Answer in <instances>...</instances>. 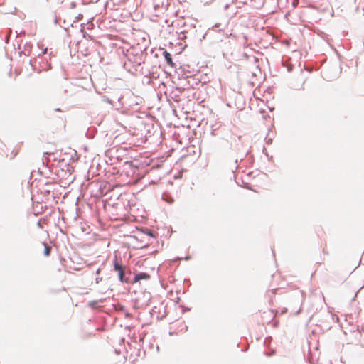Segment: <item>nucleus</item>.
Listing matches in <instances>:
<instances>
[{"label": "nucleus", "instance_id": "nucleus-1", "mask_svg": "<svg viewBox=\"0 0 364 364\" xmlns=\"http://www.w3.org/2000/svg\"><path fill=\"white\" fill-rule=\"evenodd\" d=\"M95 24H70V26L63 28L68 38L79 43L81 38L90 40L94 38L92 31L95 29Z\"/></svg>", "mask_w": 364, "mask_h": 364}, {"label": "nucleus", "instance_id": "nucleus-2", "mask_svg": "<svg viewBox=\"0 0 364 364\" xmlns=\"http://www.w3.org/2000/svg\"><path fill=\"white\" fill-rule=\"evenodd\" d=\"M148 53L147 49H143L141 47L132 45L131 46V53L129 56L128 62L137 71V68L145 63Z\"/></svg>", "mask_w": 364, "mask_h": 364}, {"label": "nucleus", "instance_id": "nucleus-3", "mask_svg": "<svg viewBox=\"0 0 364 364\" xmlns=\"http://www.w3.org/2000/svg\"><path fill=\"white\" fill-rule=\"evenodd\" d=\"M113 270L117 273L118 279L120 282L129 284L130 282V276L132 272L129 268L119 261L115 255L112 260Z\"/></svg>", "mask_w": 364, "mask_h": 364}, {"label": "nucleus", "instance_id": "nucleus-4", "mask_svg": "<svg viewBox=\"0 0 364 364\" xmlns=\"http://www.w3.org/2000/svg\"><path fill=\"white\" fill-rule=\"evenodd\" d=\"M132 33L133 38L135 41L134 46L143 48V49H148L151 45V39L149 35L142 30H136L133 28Z\"/></svg>", "mask_w": 364, "mask_h": 364}, {"label": "nucleus", "instance_id": "nucleus-5", "mask_svg": "<svg viewBox=\"0 0 364 364\" xmlns=\"http://www.w3.org/2000/svg\"><path fill=\"white\" fill-rule=\"evenodd\" d=\"M176 73L178 75L179 80L185 81L188 78H190L195 73V70L191 69L189 65H181L178 68L176 67Z\"/></svg>", "mask_w": 364, "mask_h": 364}, {"label": "nucleus", "instance_id": "nucleus-6", "mask_svg": "<svg viewBox=\"0 0 364 364\" xmlns=\"http://www.w3.org/2000/svg\"><path fill=\"white\" fill-rule=\"evenodd\" d=\"M186 84L183 85L187 88L186 91L190 92L191 89H196V86L199 85L201 83H205V81L202 82L200 77H199V74L194 73L190 78H188L185 80Z\"/></svg>", "mask_w": 364, "mask_h": 364}, {"label": "nucleus", "instance_id": "nucleus-7", "mask_svg": "<svg viewBox=\"0 0 364 364\" xmlns=\"http://www.w3.org/2000/svg\"><path fill=\"white\" fill-rule=\"evenodd\" d=\"M187 88L183 87H176L169 92L168 97L176 102L181 101V95L186 91Z\"/></svg>", "mask_w": 364, "mask_h": 364}, {"label": "nucleus", "instance_id": "nucleus-8", "mask_svg": "<svg viewBox=\"0 0 364 364\" xmlns=\"http://www.w3.org/2000/svg\"><path fill=\"white\" fill-rule=\"evenodd\" d=\"M159 50H162V55L164 58L165 61L167 65H169L172 68H175L176 67V63L173 61L172 55L170 53H168L166 49L160 48Z\"/></svg>", "mask_w": 364, "mask_h": 364}, {"label": "nucleus", "instance_id": "nucleus-9", "mask_svg": "<svg viewBox=\"0 0 364 364\" xmlns=\"http://www.w3.org/2000/svg\"><path fill=\"white\" fill-rule=\"evenodd\" d=\"M222 25L223 24H218V23L213 24L211 28H209L207 30V31L203 36L202 38L205 39L207 36H209V35L213 36L214 33H216V32L220 33V32L223 31V28H221Z\"/></svg>", "mask_w": 364, "mask_h": 364}, {"label": "nucleus", "instance_id": "nucleus-10", "mask_svg": "<svg viewBox=\"0 0 364 364\" xmlns=\"http://www.w3.org/2000/svg\"><path fill=\"white\" fill-rule=\"evenodd\" d=\"M134 277L132 281V284L137 283L141 280H148L150 279V275L146 272H134Z\"/></svg>", "mask_w": 364, "mask_h": 364}, {"label": "nucleus", "instance_id": "nucleus-11", "mask_svg": "<svg viewBox=\"0 0 364 364\" xmlns=\"http://www.w3.org/2000/svg\"><path fill=\"white\" fill-rule=\"evenodd\" d=\"M117 52L119 54H122L128 60L129 54L131 53V47L129 48H125L124 47H119L117 49Z\"/></svg>", "mask_w": 364, "mask_h": 364}, {"label": "nucleus", "instance_id": "nucleus-12", "mask_svg": "<svg viewBox=\"0 0 364 364\" xmlns=\"http://www.w3.org/2000/svg\"><path fill=\"white\" fill-rule=\"evenodd\" d=\"M32 47L33 45L31 43H26V44L24 45V50L20 52V55H21V53H23L25 55H30L32 52Z\"/></svg>", "mask_w": 364, "mask_h": 364}, {"label": "nucleus", "instance_id": "nucleus-13", "mask_svg": "<svg viewBox=\"0 0 364 364\" xmlns=\"http://www.w3.org/2000/svg\"><path fill=\"white\" fill-rule=\"evenodd\" d=\"M295 299V302L297 305L299 306V308L297 311H294L292 313V314L294 315H298L301 313V297H300V295L299 294H297L294 298Z\"/></svg>", "mask_w": 364, "mask_h": 364}, {"label": "nucleus", "instance_id": "nucleus-14", "mask_svg": "<svg viewBox=\"0 0 364 364\" xmlns=\"http://www.w3.org/2000/svg\"><path fill=\"white\" fill-rule=\"evenodd\" d=\"M195 89H191L190 92L185 91L186 97L189 101L194 100L197 98V92H194Z\"/></svg>", "mask_w": 364, "mask_h": 364}, {"label": "nucleus", "instance_id": "nucleus-15", "mask_svg": "<svg viewBox=\"0 0 364 364\" xmlns=\"http://www.w3.org/2000/svg\"><path fill=\"white\" fill-rule=\"evenodd\" d=\"M276 291H277V289L268 290L266 293V296L268 299L269 303L270 305H272V304L273 297L274 296V295L276 294Z\"/></svg>", "mask_w": 364, "mask_h": 364}, {"label": "nucleus", "instance_id": "nucleus-16", "mask_svg": "<svg viewBox=\"0 0 364 364\" xmlns=\"http://www.w3.org/2000/svg\"><path fill=\"white\" fill-rule=\"evenodd\" d=\"M43 245L44 246L43 255L46 257L50 256L51 252V247L48 246L45 242H43Z\"/></svg>", "mask_w": 364, "mask_h": 364}, {"label": "nucleus", "instance_id": "nucleus-17", "mask_svg": "<svg viewBox=\"0 0 364 364\" xmlns=\"http://www.w3.org/2000/svg\"><path fill=\"white\" fill-rule=\"evenodd\" d=\"M143 232L147 236L150 237H153V238H156V234L155 232L151 230H149V229H145L144 231H143Z\"/></svg>", "mask_w": 364, "mask_h": 364}, {"label": "nucleus", "instance_id": "nucleus-18", "mask_svg": "<svg viewBox=\"0 0 364 364\" xmlns=\"http://www.w3.org/2000/svg\"><path fill=\"white\" fill-rule=\"evenodd\" d=\"M191 259V255H186V257H176V260H182V259H184V260H190Z\"/></svg>", "mask_w": 364, "mask_h": 364}, {"label": "nucleus", "instance_id": "nucleus-19", "mask_svg": "<svg viewBox=\"0 0 364 364\" xmlns=\"http://www.w3.org/2000/svg\"><path fill=\"white\" fill-rule=\"evenodd\" d=\"M180 307L182 309V312L183 313L189 311L191 310L190 307H186L184 305H180Z\"/></svg>", "mask_w": 364, "mask_h": 364}, {"label": "nucleus", "instance_id": "nucleus-20", "mask_svg": "<svg viewBox=\"0 0 364 364\" xmlns=\"http://www.w3.org/2000/svg\"><path fill=\"white\" fill-rule=\"evenodd\" d=\"M44 154H48L49 156L48 158H46L47 161H50L51 160L50 157L54 156V154L52 153L46 152V153H44ZM53 160L55 161V158L53 157Z\"/></svg>", "mask_w": 364, "mask_h": 364}, {"label": "nucleus", "instance_id": "nucleus-21", "mask_svg": "<svg viewBox=\"0 0 364 364\" xmlns=\"http://www.w3.org/2000/svg\"><path fill=\"white\" fill-rule=\"evenodd\" d=\"M94 135L95 134L93 133H90L89 131L86 132V136L88 139H92L94 137Z\"/></svg>", "mask_w": 364, "mask_h": 364}, {"label": "nucleus", "instance_id": "nucleus-22", "mask_svg": "<svg viewBox=\"0 0 364 364\" xmlns=\"http://www.w3.org/2000/svg\"><path fill=\"white\" fill-rule=\"evenodd\" d=\"M103 100L109 104H112V100H110L109 97H104Z\"/></svg>", "mask_w": 364, "mask_h": 364}, {"label": "nucleus", "instance_id": "nucleus-23", "mask_svg": "<svg viewBox=\"0 0 364 364\" xmlns=\"http://www.w3.org/2000/svg\"><path fill=\"white\" fill-rule=\"evenodd\" d=\"M36 62V58H33V59H31L30 60V64L32 67H34V63Z\"/></svg>", "mask_w": 364, "mask_h": 364}, {"label": "nucleus", "instance_id": "nucleus-24", "mask_svg": "<svg viewBox=\"0 0 364 364\" xmlns=\"http://www.w3.org/2000/svg\"><path fill=\"white\" fill-rule=\"evenodd\" d=\"M46 50H47V48H46L41 53H38V56H41V55H43L46 53Z\"/></svg>", "mask_w": 364, "mask_h": 364}, {"label": "nucleus", "instance_id": "nucleus-25", "mask_svg": "<svg viewBox=\"0 0 364 364\" xmlns=\"http://www.w3.org/2000/svg\"><path fill=\"white\" fill-rule=\"evenodd\" d=\"M241 146H242V145H239V144H237V147L235 148V150H236V151H240V147H241Z\"/></svg>", "mask_w": 364, "mask_h": 364}, {"label": "nucleus", "instance_id": "nucleus-26", "mask_svg": "<svg viewBox=\"0 0 364 364\" xmlns=\"http://www.w3.org/2000/svg\"><path fill=\"white\" fill-rule=\"evenodd\" d=\"M183 84H186V81L180 80L181 87H183Z\"/></svg>", "mask_w": 364, "mask_h": 364}, {"label": "nucleus", "instance_id": "nucleus-27", "mask_svg": "<svg viewBox=\"0 0 364 364\" xmlns=\"http://www.w3.org/2000/svg\"><path fill=\"white\" fill-rule=\"evenodd\" d=\"M82 18V15H79L77 17V21H80Z\"/></svg>", "mask_w": 364, "mask_h": 364}, {"label": "nucleus", "instance_id": "nucleus-28", "mask_svg": "<svg viewBox=\"0 0 364 364\" xmlns=\"http://www.w3.org/2000/svg\"><path fill=\"white\" fill-rule=\"evenodd\" d=\"M11 154L13 156L11 157V159L14 158L17 154V152H14V151H13Z\"/></svg>", "mask_w": 364, "mask_h": 364}, {"label": "nucleus", "instance_id": "nucleus-29", "mask_svg": "<svg viewBox=\"0 0 364 364\" xmlns=\"http://www.w3.org/2000/svg\"><path fill=\"white\" fill-rule=\"evenodd\" d=\"M279 324V321H276L274 323V327H277Z\"/></svg>", "mask_w": 364, "mask_h": 364}, {"label": "nucleus", "instance_id": "nucleus-30", "mask_svg": "<svg viewBox=\"0 0 364 364\" xmlns=\"http://www.w3.org/2000/svg\"><path fill=\"white\" fill-rule=\"evenodd\" d=\"M235 141H241V136H237V138L235 139Z\"/></svg>", "mask_w": 364, "mask_h": 364}, {"label": "nucleus", "instance_id": "nucleus-31", "mask_svg": "<svg viewBox=\"0 0 364 364\" xmlns=\"http://www.w3.org/2000/svg\"><path fill=\"white\" fill-rule=\"evenodd\" d=\"M287 311V308H284L282 311V314H284Z\"/></svg>", "mask_w": 364, "mask_h": 364}, {"label": "nucleus", "instance_id": "nucleus-32", "mask_svg": "<svg viewBox=\"0 0 364 364\" xmlns=\"http://www.w3.org/2000/svg\"><path fill=\"white\" fill-rule=\"evenodd\" d=\"M8 38H9L8 35H6L5 37V41L6 43H8Z\"/></svg>", "mask_w": 364, "mask_h": 364}, {"label": "nucleus", "instance_id": "nucleus-33", "mask_svg": "<svg viewBox=\"0 0 364 364\" xmlns=\"http://www.w3.org/2000/svg\"><path fill=\"white\" fill-rule=\"evenodd\" d=\"M147 296H148V299L150 300L151 299V294H150V293L147 294Z\"/></svg>", "mask_w": 364, "mask_h": 364}, {"label": "nucleus", "instance_id": "nucleus-34", "mask_svg": "<svg viewBox=\"0 0 364 364\" xmlns=\"http://www.w3.org/2000/svg\"><path fill=\"white\" fill-rule=\"evenodd\" d=\"M20 35H25V31H21L19 33Z\"/></svg>", "mask_w": 364, "mask_h": 364}, {"label": "nucleus", "instance_id": "nucleus-35", "mask_svg": "<svg viewBox=\"0 0 364 364\" xmlns=\"http://www.w3.org/2000/svg\"><path fill=\"white\" fill-rule=\"evenodd\" d=\"M55 111H56V112H61V109H60V108H56V109H55Z\"/></svg>", "mask_w": 364, "mask_h": 364}, {"label": "nucleus", "instance_id": "nucleus-36", "mask_svg": "<svg viewBox=\"0 0 364 364\" xmlns=\"http://www.w3.org/2000/svg\"><path fill=\"white\" fill-rule=\"evenodd\" d=\"M190 26H191V28H195V27H196V26H195V24H193V23H191V24H190Z\"/></svg>", "mask_w": 364, "mask_h": 364}, {"label": "nucleus", "instance_id": "nucleus-37", "mask_svg": "<svg viewBox=\"0 0 364 364\" xmlns=\"http://www.w3.org/2000/svg\"><path fill=\"white\" fill-rule=\"evenodd\" d=\"M291 70H292V66H291V68H287V70H288L289 72L291 71Z\"/></svg>", "mask_w": 364, "mask_h": 364}, {"label": "nucleus", "instance_id": "nucleus-38", "mask_svg": "<svg viewBox=\"0 0 364 364\" xmlns=\"http://www.w3.org/2000/svg\"><path fill=\"white\" fill-rule=\"evenodd\" d=\"M15 33H16V37L17 38L18 36V33H17L16 31H15Z\"/></svg>", "mask_w": 364, "mask_h": 364}, {"label": "nucleus", "instance_id": "nucleus-39", "mask_svg": "<svg viewBox=\"0 0 364 364\" xmlns=\"http://www.w3.org/2000/svg\"><path fill=\"white\" fill-rule=\"evenodd\" d=\"M211 133H212L213 135H215V130H212Z\"/></svg>", "mask_w": 364, "mask_h": 364}, {"label": "nucleus", "instance_id": "nucleus-40", "mask_svg": "<svg viewBox=\"0 0 364 364\" xmlns=\"http://www.w3.org/2000/svg\"><path fill=\"white\" fill-rule=\"evenodd\" d=\"M173 201V199L171 198V200L168 201L169 203H171Z\"/></svg>", "mask_w": 364, "mask_h": 364}, {"label": "nucleus", "instance_id": "nucleus-41", "mask_svg": "<svg viewBox=\"0 0 364 364\" xmlns=\"http://www.w3.org/2000/svg\"><path fill=\"white\" fill-rule=\"evenodd\" d=\"M272 141V139H269L268 141H267V143H270Z\"/></svg>", "mask_w": 364, "mask_h": 364}, {"label": "nucleus", "instance_id": "nucleus-42", "mask_svg": "<svg viewBox=\"0 0 364 364\" xmlns=\"http://www.w3.org/2000/svg\"><path fill=\"white\" fill-rule=\"evenodd\" d=\"M179 300H180V298H179V297H178V298H177V301H176V302H178V301H179Z\"/></svg>", "mask_w": 364, "mask_h": 364}, {"label": "nucleus", "instance_id": "nucleus-43", "mask_svg": "<svg viewBox=\"0 0 364 364\" xmlns=\"http://www.w3.org/2000/svg\"><path fill=\"white\" fill-rule=\"evenodd\" d=\"M96 303L95 301L90 303V305H92V304Z\"/></svg>", "mask_w": 364, "mask_h": 364}, {"label": "nucleus", "instance_id": "nucleus-44", "mask_svg": "<svg viewBox=\"0 0 364 364\" xmlns=\"http://www.w3.org/2000/svg\"><path fill=\"white\" fill-rule=\"evenodd\" d=\"M151 53H153V52H154V48H151Z\"/></svg>", "mask_w": 364, "mask_h": 364}]
</instances>
